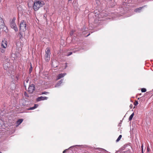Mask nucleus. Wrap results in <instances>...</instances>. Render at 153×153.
I'll list each match as a JSON object with an SVG mask.
<instances>
[{
  "label": "nucleus",
  "mask_w": 153,
  "mask_h": 153,
  "mask_svg": "<svg viewBox=\"0 0 153 153\" xmlns=\"http://www.w3.org/2000/svg\"><path fill=\"white\" fill-rule=\"evenodd\" d=\"M3 124V122L2 120L0 119V129L2 127Z\"/></svg>",
  "instance_id": "f3484780"
},
{
  "label": "nucleus",
  "mask_w": 153,
  "mask_h": 153,
  "mask_svg": "<svg viewBox=\"0 0 153 153\" xmlns=\"http://www.w3.org/2000/svg\"><path fill=\"white\" fill-rule=\"evenodd\" d=\"M146 88H143L141 89V91L142 92H146Z\"/></svg>",
  "instance_id": "6ab92c4d"
},
{
  "label": "nucleus",
  "mask_w": 153,
  "mask_h": 153,
  "mask_svg": "<svg viewBox=\"0 0 153 153\" xmlns=\"http://www.w3.org/2000/svg\"><path fill=\"white\" fill-rule=\"evenodd\" d=\"M28 82V80H27V81H26V82Z\"/></svg>",
  "instance_id": "7c9ffc66"
},
{
  "label": "nucleus",
  "mask_w": 153,
  "mask_h": 153,
  "mask_svg": "<svg viewBox=\"0 0 153 153\" xmlns=\"http://www.w3.org/2000/svg\"><path fill=\"white\" fill-rule=\"evenodd\" d=\"M0 50L1 52L2 53H4L5 51V50L4 49H3L2 48H0Z\"/></svg>",
  "instance_id": "aec40b11"
},
{
  "label": "nucleus",
  "mask_w": 153,
  "mask_h": 153,
  "mask_svg": "<svg viewBox=\"0 0 153 153\" xmlns=\"http://www.w3.org/2000/svg\"><path fill=\"white\" fill-rule=\"evenodd\" d=\"M63 79H62L60 81H59L58 83L56 84L55 86V87H57L59 86L60 85L62 82Z\"/></svg>",
  "instance_id": "4468645a"
},
{
  "label": "nucleus",
  "mask_w": 153,
  "mask_h": 153,
  "mask_svg": "<svg viewBox=\"0 0 153 153\" xmlns=\"http://www.w3.org/2000/svg\"><path fill=\"white\" fill-rule=\"evenodd\" d=\"M67 150V149H66L65 150H64L63 151V153H65V152H66V150Z\"/></svg>",
  "instance_id": "a878e982"
},
{
  "label": "nucleus",
  "mask_w": 153,
  "mask_h": 153,
  "mask_svg": "<svg viewBox=\"0 0 153 153\" xmlns=\"http://www.w3.org/2000/svg\"><path fill=\"white\" fill-rule=\"evenodd\" d=\"M122 137V136L121 135H120L118 138H117V140H116V142H118L120 140Z\"/></svg>",
  "instance_id": "a211bd4d"
},
{
  "label": "nucleus",
  "mask_w": 153,
  "mask_h": 153,
  "mask_svg": "<svg viewBox=\"0 0 153 153\" xmlns=\"http://www.w3.org/2000/svg\"><path fill=\"white\" fill-rule=\"evenodd\" d=\"M27 29L26 22L24 20L21 21L20 24L19 30L20 32L19 34V36L20 39L23 38L24 35L23 33L26 31Z\"/></svg>",
  "instance_id": "f257e3e1"
},
{
  "label": "nucleus",
  "mask_w": 153,
  "mask_h": 153,
  "mask_svg": "<svg viewBox=\"0 0 153 153\" xmlns=\"http://www.w3.org/2000/svg\"><path fill=\"white\" fill-rule=\"evenodd\" d=\"M51 65L53 68H56L58 65V63L57 61L55 60L53 61L52 62Z\"/></svg>",
  "instance_id": "6e6552de"
},
{
  "label": "nucleus",
  "mask_w": 153,
  "mask_h": 153,
  "mask_svg": "<svg viewBox=\"0 0 153 153\" xmlns=\"http://www.w3.org/2000/svg\"><path fill=\"white\" fill-rule=\"evenodd\" d=\"M23 119H19L16 122V127L18 126L23 121Z\"/></svg>",
  "instance_id": "9b49d317"
},
{
  "label": "nucleus",
  "mask_w": 153,
  "mask_h": 153,
  "mask_svg": "<svg viewBox=\"0 0 153 153\" xmlns=\"http://www.w3.org/2000/svg\"><path fill=\"white\" fill-rule=\"evenodd\" d=\"M0 27L4 28L5 26V24L2 18L0 17Z\"/></svg>",
  "instance_id": "1a4fd4ad"
},
{
  "label": "nucleus",
  "mask_w": 153,
  "mask_h": 153,
  "mask_svg": "<svg viewBox=\"0 0 153 153\" xmlns=\"http://www.w3.org/2000/svg\"><path fill=\"white\" fill-rule=\"evenodd\" d=\"M72 146H71V147H70L69 148H71V147H72Z\"/></svg>",
  "instance_id": "72a5a7b5"
},
{
  "label": "nucleus",
  "mask_w": 153,
  "mask_h": 153,
  "mask_svg": "<svg viewBox=\"0 0 153 153\" xmlns=\"http://www.w3.org/2000/svg\"><path fill=\"white\" fill-rule=\"evenodd\" d=\"M74 32V31L73 30H72L71 31L70 33V35L71 36H72Z\"/></svg>",
  "instance_id": "4be33fe9"
},
{
  "label": "nucleus",
  "mask_w": 153,
  "mask_h": 153,
  "mask_svg": "<svg viewBox=\"0 0 153 153\" xmlns=\"http://www.w3.org/2000/svg\"><path fill=\"white\" fill-rule=\"evenodd\" d=\"M32 69H33V68L32 66V65H31V63H30V67L29 68V72H28L29 73V74H30L31 73V72L32 71Z\"/></svg>",
  "instance_id": "dca6fc26"
},
{
  "label": "nucleus",
  "mask_w": 153,
  "mask_h": 153,
  "mask_svg": "<svg viewBox=\"0 0 153 153\" xmlns=\"http://www.w3.org/2000/svg\"><path fill=\"white\" fill-rule=\"evenodd\" d=\"M16 79L17 80H18V77L17 76H16Z\"/></svg>",
  "instance_id": "cd10ccee"
},
{
  "label": "nucleus",
  "mask_w": 153,
  "mask_h": 153,
  "mask_svg": "<svg viewBox=\"0 0 153 153\" xmlns=\"http://www.w3.org/2000/svg\"><path fill=\"white\" fill-rule=\"evenodd\" d=\"M142 153H143V152H142Z\"/></svg>",
  "instance_id": "c9c22d12"
},
{
  "label": "nucleus",
  "mask_w": 153,
  "mask_h": 153,
  "mask_svg": "<svg viewBox=\"0 0 153 153\" xmlns=\"http://www.w3.org/2000/svg\"><path fill=\"white\" fill-rule=\"evenodd\" d=\"M45 4L44 1L40 0H35L33 7L35 11L38 10L40 7H43Z\"/></svg>",
  "instance_id": "f03ea898"
},
{
  "label": "nucleus",
  "mask_w": 153,
  "mask_h": 153,
  "mask_svg": "<svg viewBox=\"0 0 153 153\" xmlns=\"http://www.w3.org/2000/svg\"><path fill=\"white\" fill-rule=\"evenodd\" d=\"M0 153H1V152L0 151Z\"/></svg>",
  "instance_id": "f704fd0d"
},
{
  "label": "nucleus",
  "mask_w": 153,
  "mask_h": 153,
  "mask_svg": "<svg viewBox=\"0 0 153 153\" xmlns=\"http://www.w3.org/2000/svg\"><path fill=\"white\" fill-rule=\"evenodd\" d=\"M7 41L5 40H3L2 41L1 46L2 48H6L7 47Z\"/></svg>",
  "instance_id": "0eeeda50"
},
{
  "label": "nucleus",
  "mask_w": 153,
  "mask_h": 153,
  "mask_svg": "<svg viewBox=\"0 0 153 153\" xmlns=\"http://www.w3.org/2000/svg\"><path fill=\"white\" fill-rule=\"evenodd\" d=\"M45 59L47 62H49L50 59L51 53L49 48H47L45 51Z\"/></svg>",
  "instance_id": "7ed1b4c3"
},
{
  "label": "nucleus",
  "mask_w": 153,
  "mask_h": 153,
  "mask_svg": "<svg viewBox=\"0 0 153 153\" xmlns=\"http://www.w3.org/2000/svg\"><path fill=\"white\" fill-rule=\"evenodd\" d=\"M76 52V51H74V53H75V52Z\"/></svg>",
  "instance_id": "c756f323"
},
{
  "label": "nucleus",
  "mask_w": 153,
  "mask_h": 153,
  "mask_svg": "<svg viewBox=\"0 0 153 153\" xmlns=\"http://www.w3.org/2000/svg\"><path fill=\"white\" fill-rule=\"evenodd\" d=\"M89 35H90V34H89L87 36H88Z\"/></svg>",
  "instance_id": "473e14b6"
},
{
  "label": "nucleus",
  "mask_w": 153,
  "mask_h": 153,
  "mask_svg": "<svg viewBox=\"0 0 153 153\" xmlns=\"http://www.w3.org/2000/svg\"><path fill=\"white\" fill-rule=\"evenodd\" d=\"M141 148H142V152H143V146L142 145L141 146Z\"/></svg>",
  "instance_id": "bb28decb"
},
{
  "label": "nucleus",
  "mask_w": 153,
  "mask_h": 153,
  "mask_svg": "<svg viewBox=\"0 0 153 153\" xmlns=\"http://www.w3.org/2000/svg\"><path fill=\"white\" fill-rule=\"evenodd\" d=\"M35 85L32 84L29 86L28 88V91L30 93H31L35 90Z\"/></svg>",
  "instance_id": "39448f33"
},
{
  "label": "nucleus",
  "mask_w": 153,
  "mask_h": 153,
  "mask_svg": "<svg viewBox=\"0 0 153 153\" xmlns=\"http://www.w3.org/2000/svg\"><path fill=\"white\" fill-rule=\"evenodd\" d=\"M48 99V97H43L42 96H41L40 97H38L36 99V101L38 102L40 101L41 100H47Z\"/></svg>",
  "instance_id": "423d86ee"
},
{
  "label": "nucleus",
  "mask_w": 153,
  "mask_h": 153,
  "mask_svg": "<svg viewBox=\"0 0 153 153\" xmlns=\"http://www.w3.org/2000/svg\"><path fill=\"white\" fill-rule=\"evenodd\" d=\"M66 73H64L63 74H59L57 76V80L59 79L62 78L65 75H66Z\"/></svg>",
  "instance_id": "9d476101"
},
{
  "label": "nucleus",
  "mask_w": 153,
  "mask_h": 153,
  "mask_svg": "<svg viewBox=\"0 0 153 153\" xmlns=\"http://www.w3.org/2000/svg\"><path fill=\"white\" fill-rule=\"evenodd\" d=\"M138 104V102L137 101H135L134 103V105L135 106H137Z\"/></svg>",
  "instance_id": "412c9836"
},
{
  "label": "nucleus",
  "mask_w": 153,
  "mask_h": 153,
  "mask_svg": "<svg viewBox=\"0 0 153 153\" xmlns=\"http://www.w3.org/2000/svg\"><path fill=\"white\" fill-rule=\"evenodd\" d=\"M134 115V113H132L131 115L130 116L129 118V121H131L132 120V118Z\"/></svg>",
  "instance_id": "2eb2a0df"
},
{
  "label": "nucleus",
  "mask_w": 153,
  "mask_h": 153,
  "mask_svg": "<svg viewBox=\"0 0 153 153\" xmlns=\"http://www.w3.org/2000/svg\"><path fill=\"white\" fill-rule=\"evenodd\" d=\"M38 106V105L37 104H35L34 105V106L31 107L28 110H33L36 108H37Z\"/></svg>",
  "instance_id": "ddd939ff"
},
{
  "label": "nucleus",
  "mask_w": 153,
  "mask_h": 153,
  "mask_svg": "<svg viewBox=\"0 0 153 153\" xmlns=\"http://www.w3.org/2000/svg\"><path fill=\"white\" fill-rule=\"evenodd\" d=\"M147 150H148V152H149V148H148H148H147Z\"/></svg>",
  "instance_id": "c85d7f7f"
},
{
  "label": "nucleus",
  "mask_w": 153,
  "mask_h": 153,
  "mask_svg": "<svg viewBox=\"0 0 153 153\" xmlns=\"http://www.w3.org/2000/svg\"><path fill=\"white\" fill-rule=\"evenodd\" d=\"M26 92H25V94H26Z\"/></svg>",
  "instance_id": "2f4dec72"
},
{
  "label": "nucleus",
  "mask_w": 153,
  "mask_h": 153,
  "mask_svg": "<svg viewBox=\"0 0 153 153\" xmlns=\"http://www.w3.org/2000/svg\"><path fill=\"white\" fill-rule=\"evenodd\" d=\"M143 7H139L138 8L134 10V11L136 12H140L141 10L142 9V8Z\"/></svg>",
  "instance_id": "f8f14e48"
},
{
  "label": "nucleus",
  "mask_w": 153,
  "mask_h": 153,
  "mask_svg": "<svg viewBox=\"0 0 153 153\" xmlns=\"http://www.w3.org/2000/svg\"><path fill=\"white\" fill-rule=\"evenodd\" d=\"M15 20L16 18L14 17L10 23V26L12 28L14 29L16 32H17L18 31V29L16 25L15 22Z\"/></svg>",
  "instance_id": "20e7f679"
},
{
  "label": "nucleus",
  "mask_w": 153,
  "mask_h": 153,
  "mask_svg": "<svg viewBox=\"0 0 153 153\" xmlns=\"http://www.w3.org/2000/svg\"><path fill=\"white\" fill-rule=\"evenodd\" d=\"M48 93H49L48 92L45 91V92H42V94H47Z\"/></svg>",
  "instance_id": "5701e85b"
},
{
  "label": "nucleus",
  "mask_w": 153,
  "mask_h": 153,
  "mask_svg": "<svg viewBox=\"0 0 153 153\" xmlns=\"http://www.w3.org/2000/svg\"><path fill=\"white\" fill-rule=\"evenodd\" d=\"M63 66L64 67V68H63L64 69H65L67 67V65L66 64H63Z\"/></svg>",
  "instance_id": "b1692460"
},
{
  "label": "nucleus",
  "mask_w": 153,
  "mask_h": 153,
  "mask_svg": "<svg viewBox=\"0 0 153 153\" xmlns=\"http://www.w3.org/2000/svg\"><path fill=\"white\" fill-rule=\"evenodd\" d=\"M72 52H69V53L68 54H67V56H69L71 55V54H72Z\"/></svg>",
  "instance_id": "393cba45"
}]
</instances>
